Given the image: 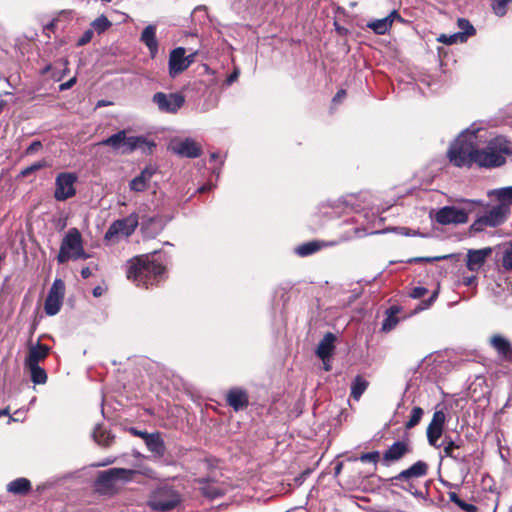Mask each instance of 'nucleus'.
I'll use <instances>...</instances> for the list:
<instances>
[{"label":"nucleus","instance_id":"37998d69","mask_svg":"<svg viewBox=\"0 0 512 512\" xmlns=\"http://www.w3.org/2000/svg\"><path fill=\"white\" fill-rule=\"evenodd\" d=\"M46 165H47V163L44 160L37 161V162L31 164L30 166L22 169L21 172H20V176L21 177H27L31 173L46 167Z\"/></svg>","mask_w":512,"mask_h":512},{"label":"nucleus","instance_id":"4468645a","mask_svg":"<svg viewBox=\"0 0 512 512\" xmlns=\"http://www.w3.org/2000/svg\"><path fill=\"white\" fill-rule=\"evenodd\" d=\"M185 48L177 47L169 54L168 70L169 75L174 78L189 67V61L185 62Z\"/></svg>","mask_w":512,"mask_h":512},{"label":"nucleus","instance_id":"c756f323","mask_svg":"<svg viewBox=\"0 0 512 512\" xmlns=\"http://www.w3.org/2000/svg\"><path fill=\"white\" fill-rule=\"evenodd\" d=\"M24 367L30 372V378L34 384L41 385L47 382V373L38 364L24 365Z\"/></svg>","mask_w":512,"mask_h":512},{"label":"nucleus","instance_id":"5fc2aeb1","mask_svg":"<svg viewBox=\"0 0 512 512\" xmlns=\"http://www.w3.org/2000/svg\"><path fill=\"white\" fill-rule=\"evenodd\" d=\"M397 233L403 235V236H414L416 235V232H411L410 229L406 227H397L394 229Z\"/></svg>","mask_w":512,"mask_h":512},{"label":"nucleus","instance_id":"4be33fe9","mask_svg":"<svg viewBox=\"0 0 512 512\" xmlns=\"http://www.w3.org/2000/svg\"><path fill=\"white\" fill-rule=\"evenodd\" d=\"M146 146H148V148L150 149L151 147H154L155 144H153V143L150 144L146 140V138H144L142 136L127 137V135L125 134L123 148H122V154H129L138 148L145 150Z\"/></svg>","mask_w":512,"mask_h":512},{"label":"nucleus","instance_id":"a18cd8bd","mask_svg":"<svg viewBox=\"0 0 512 512\" xmlns=\"http://www.w3.org/2000/svg\"><path fill=\"white\" fill-rule=\"evenodd\" d=\"M379 456H380V454L378 451H372V452H367V453L361 454L359 457V460L363 463L372 462V463L376 464L379 459Z\"/></svg>","mask_w":512,"mask_h":512},{"label":"nucleus","instance_id":"bf43d9fd","mask_svg":"<svg viewBox=\"0 0 512 512\" xmlns=\"http://www.w3.org/2000/svg\"><path fill=\"white\" fill-rule=\"evenodd\" d=\"M476 276H468L463 278V284L466 286H472L476 283Z\"/></svg>","mask_w":512,"mask_h":512},{"label":"nucleus","instance_id":"09e8293b","mask_svg":"<svg viewBox=\"0 0 512 512\" xmlns=\"http://www.w3.org/2000/svg\"><path fill=\"white\" fill-rule=\"evenodd\" d=\"M428 290L425 287L417 286L412 288V290L409 293V296L413 299H419L426 295Z\"/></svg>","mask_w":512,"mask_h":512},{"label":"nucleus","instance_id":"bb28decb","mask_svg":"<svg viewBox=\"0 0 512 512\" xmlns=\"http://www.w3.org/2000/svg\"><path fill=\"white\" fill-rule=\"evenodd\" d=\"M145 444L150 452L156 456L162 457L165 454V444L159 433H151L147 436Z\"/></svg>","mask_w":512,"mask_h":512},{"label":"nucleus","instance_id":"7ed1b4c3","mask_svg":"<svg viewBox=\"0 0 512 512\" xmlns=\"http://www.w3.org/2000/svg\"><path fill=\"white\" fill-rule=\"evenodd\" d=\"M87 258H89V255L83 248L81 233L77 228L69 229L61 242L57 261L63 264L70 259L78 260Z\"/></svg>","mask_w":512,"mask_h":512},{"label":"nucleus","instance_id":"6e6d98bb","mask_svg":"<svg viewBox=\"0 0 512 512\" xmlns=\"http://www.w3.org/2000/svg\"><path fill=\"white\" fill-rule=\"evenodd\" d=\"M438 296V292L434 291L433 294L430 296V298L423 302L422 309H426L431 306V304L436 300Z\"/></svg>","mask_w":512,"mask_h":512},{"label":"nucleus","instance_id":"9d476101","mask_svg":"<svg viewBox=\"0 0 512 512\" xmlns=\"http://www.w3.org/2000/svg\"><path fill=\"white\" fill-rule=\"evenodd\" d=\"M471 211L472 208L445 206L437 211L435 220L441 225L464 224L468 221V213Z\"/></svg>","mask_w":512,"mask_h":512},{"label":"nucleus","instance_id":"a211bd4d","mask_svg":"<svg viewBox=\"0 0 512 512\" xmlns=\"http://www.w3.org/2000/svg\"><path fill=\"white\" fill-rule=\"evenodd\" d=\"M492 253V248L487 247L479 250H468L466 266L470 271H478Z\"/></svg>","mask_w":512,"mask_h":512},{"label":"nucleus","instance_id":"603ef678","mask_svg":"<svg viewBox=\"0 0 512 512\" xmlns=\"http://www.w3.org/2000/svg\"><path fill=\"white\" fill-rule=\"evenodd\" d=\"M42 144L40 141H34L32 142L29 147L26 149V154L30 155V154H33L35 153L36 151L39 150V148H41Z\"/></svg>","mask_w":512,"mask_h":512},{"label":"nucleus","instance_id":"4c0bfd02","mask_svg":"<svg viewBox=\"0 0 512 512\" xmlns=\"http://www.w3.org/2000/svg\"><path fill=\"white\" fill-rule=\"evenodd\" d=\"M457 25L460 29L459 32L465 37L466 40L476 33L474 26L469 22V20L465 18H459Z\"/></svg>","mask_w":512,"mask_h":512},{"label":"nucleus","instance_id":"39448f33","mask_svg":"<svg viewBox=\"0 0 512 512\" xmlns=\"http://www.w3.org/2000/svg\"><path fill=\"white\" fill-rule=\"evenodd\" d=\"M138 474L137 470L125 468H110L101 471L95 481L97 490L103 493L112 492L118 483H128Z\"/></svg>","mask_w":512,"mask_h":512},{"label":"nucleus","instance_id":"2eb2a0df","mask_svg":"<svg viewBox=\"0 0 512 512\" xmlns=\"http://www.w3.org/2000/svg\"><path fill=\"white\" fill-rule=\"evenodd\" d=\"M50 353V347L42 344L39 340L36 343H28V353L24 365L38 364L44 361Z\"/></svg>","mask_w":512,"mask_h":512},{"label":"nucleus","instance_id":"8fccbe9b","mask_svg":"<svg viewBox=\"0 0 512 512\" xmlns=\"http://www.w3.org/2000/svg\"><path fill=\"white\" fill-rule=\"evenodd\" d=\"M448 257L449 256H447V255L436 256V257H415V258L410 259L408 262H410V263H412V262H422V261L434 262V261H439V260L447 259Z\"/></svg>","mask_w":512,"mask_h":512},{"label":"nucleus","instance_id":"49530a36","mask_svg":"<svg viewBox=\"0 0 512 512\" xmlns=\"http://www.w3.org/2000/svg\"><path fill=\"white\" fill-rule=\"evenodd\" d=\"M502 265L505 269L512 270V247L504 252Z\"/></svg>","mask_w":512,"mask_h":512},{"label":"nucleus","instance_id":"de8ad7c7","mask_svg":"<svg viewBox=\"0 0 512 512\" xmlns=\"http://www.w3.org/2000/svg\"><path fill=\"white\" fill-rule=\"evenodd\" d=\"M94 32L92 29L86 30L81 37L77 40V46H84L89 43L93 38Z\"/></svg>","mask_w":512,"mask_h":512},{"label":"nucleus","instance_id":"c85d7f7f","mask_svg":"<svg viewBox=\"0 0 512 512\" xmlns=\"http://www.w3.org/2000/svg\"><path fill=\"white\" fill-rule=\"evenodd\" d=\"M31 489V482L24 477L17 478L7 484V491L15 495H25Z\"/></svg>","mask_w":512,"mask_h":512},{"label":"nucleus","instance_id":"e433bc0d","mask_svg":"<svg viewBox=\"0 0 512 512\" xmlns=\"http://www.w3.org/2000/svg\"><path fill=\"white\" fill-rule=\"evenodd\" d=\"M93 437L95 441L100 445H109L111 435L109 432L104 430L101 425H97L93 431Z\"/></svg>","mask_w":512,"mask_h":512},{"label":"nucleus","instance_id":"774afa93","mask_svg":"<svg viewBox=\"0 0 512 512\" xmlns=\"http://www.w3.org/2000/svg\"><path fill=\"white\" fill-rule=\"evenodd\" d=\"M218 157H219V154L216 153V152H213V153L210 154V159L211 160H216V159H218Z\"/></svg>","mask_w":512,"mask_h":512},{"label":"nucleus","instance_id":"cd10ccee","mask_svg":"<svg viewBox=\"0 0 512 512\" xmlns=\"http://www.w3.org/2000/svg\"><path fill=\"white\" fill-rule=\"evenodd\" d=\"M491 345L495 350H497L498 354L502 357L508 359L512 357V347L510 342L500 335H494L491 338Z\"/></svg>","mask_w":512,"mask_h":512},{"label":"nucleus","instance_id":"20e7f679","mask_svg":"<svg viewBox=\"0 0 512 512\" xmlns=\"http://www.w3.org/2000/svg\"><path fill=\"white\" fill-rule=\"evenodd\" d=\"M182 501L180 493L171 486L163 485L154 489L148 498V506L158 512L175 509Z\"/></svg>","mask_w":512,"mask_h":512},{"label":"nucleus","instance_id":"4d7b16f0","mask_svg":"<svg viewBox=\"0 0 512 512\" xmlns=\"http://www.w3.org/2000/svg\"><path fill=\"white\" fill-rule=\"evenodd\" d=\"M131 432H132L134 435H136V436H138V437L143 438V439H144V441H146V440H147V436H150V435H151V434H149V433H148V432H146V431H140V430H137V429H135V428H132V429H131Z\"/></svg>","mask_w":512,"mask_h":512},{"label":"nucleus","instance_id":"f257e3e1","mask_svg":"<svg viewBox=\"0 0 512 512\" xmlns=\"http://www.w3.org/2000/svg\"><path fill=\"white\" fill-rule=\"evenodd\" d=\"M482 130L481 124L474 122L450 145L447 156L454 166L471 167L476 164L481 168H496L506 163L507 156L512 154L511 142L498 135L490 139L485 147L478 148L482 138L478 133Z\"/></svg>","mask_w":512,"mask_h":512},{"label":"nucleus","instance_id":"f704fd0d","mask_svg":"<svg viewBox=\"0 0 512 512\" xmlns=\"http://www.w3.org/2000/svg\"><path fill=\"white\" fill-rule=\"evenodd\" d=\"M512 0H491V9L497 17H504Z\"/></svg>","mask_w":512,"mask_h":512},{"label":"nucleus","instance_id":"79ce46f5","mask_svg":"<svg viewBox=\"0 0 512 512\" xmlns=\"http://www.w3.org/2000/svg\"><path fill=\"white\" fill-rule=\"evenodd\" d=\"M91 25L98 33H102L110 27L111 23L105 16L101 15Z\"/></svg>","mask_w":512,"mask_h":512},{"label":"nucleus","instance_id":"6e6552de","mask_svg":"<svg viewBox=\"0 0 512 512\" xmlns=\"http://www.w3.org/2000/svg\"><path fill=\"white\" fill-rule=\"evenodd\" d=\"M152 102L162 113L175 114L184 105L185 97L181 93L157 92L152 97Z\"/></svg>","mask_w":512,"mask_h":512},{"label":"nucleus","instance_id":"a878e982","mask_svg":"<svg viewBox=\"0 0 512 512\" xmlns=\"http://www.w3.org/2000/svg\"><path fill=\"white\" fill-rule=\"evenodd\" d=\"M489 197L495 198L499 204L510 208L512 205V186L497 188L487 192Z\"/></svg>","mask_w":512,"mask_h":512},{"label":"nucleus","instance_id":"f8f14e48","mask_svg":"<svg viewBox=\"0 0 512 512\" xmlns=\"http://www.w3.org/2000/svg\"><path fill=\"white\" fill-rule=\"evenodd\" d=\"M169 149L176 155L186 158H197L201 155V146L192 138L175 139Z\"/></svg>","mask_w":512,"mask_h":512},{"label":"nucleus","instance_id":"864d4df0","mask_svg":"<svg viewBox=\"0 0 512 512\" xmlns=\"http://www.w3.org/2000/svg\"><path fill=\"white\" fill-rule=\"evenodd\" d=\"M76 83V78L73 77L71 79H69L68 81L62 83L59 85V90L60 91H65V90H68L70 89L74 84Z\"/></svg>","mask_w":512,"mask_h":512},{"label":"nucleus","instance_id":"423d86ee","mask_svg":"<svg viewBox=\"0 0 512 512\" xmlns=\"http://www.w3.org/2000/svg\"><path fill=\"white\" fill-rule=\"evenodd\" d=\"M138 224L139 217L136 213H131L125 218L115 220L107 229L104 240L109 244L118 243L121 239L131 236Z\"/></svg>","mask_w":512,"mask_h":512},{"label":"nucleus","instance_id":"aec40b11","mask_svg":"<svg viewBox=\"0 0 512 512\" xmlns=\"http://www.w3.org/2000/svg\"><path fill=\"white\" fill-rule=\"evenodd\" d=\"M156 168L153 166L145 167L141 173L130 181V189L135 192H142L146 190L147 183L150 181L152 176L155 174Z\"/></svg>","mask_w":512,"mask_h":512},{"label":"nucleus","instance_id":"7c9ffc66","mask_svg":"<svg viewBox=\"0 0 512 512\" xmlns=\"http://www.w3.org/2000/svg\"><path fill=\"white\" fill-rule=\"evenodd\" d=\"M125 130H120L110 137L102 140L99 144L103 146H109L115 151H119L122 154L123 142H124Z\"/></svg>","mask_w":512,"mask_h":512},{"label":"nucleus","instance_id":"052dcab7","mask_svg":"<svg viewBox=\"0 0 512 512\" xmlns=\"http://www.w3.org/2000/svg\"><path fill=\"white\" fill-rule=\"evenodd\" d=\"M91 275H92V272H91V270H90V268H89V267H84V268L81 270V276H82L84 279L89 278Z\"/></svg>","mask_w":512,"mask_h":512},{"label":"nucleus","instance_id":"473e14b6","mask_svg":"<svg viewBox=\"0 0 512 512\" xmlns=\"http://www.w3.org/2000/svg\"><path fill=\"white\" fill-rule=\"evenodd\" d=\"M202 494L210 499H215L223 495V491L211 482H203L200 487Z\"/></svg>","mask_w":512,"mask_h":512},{"label":"nucleus","instance_id":"b1692460","mask_svg":"<svg viewBox=\"0 0 512 512\" xmlns=\"http://www.w3.org/2000/svg\"><path fill=\"white\" fill-rule=\"evenodd\" d=\"M335 340V335L333 333L328 332L319 342L316 349V354L321 360L325 361L332 355L334 351Z\"/></svg>","mask_w":512,"mask_h":512},{"label":"nucleus","instance_id":"72a5a7b5","mask_svg":"<svg viewBox=\"0 0 512 512\" xmlns=\"http://www.w3.org/2000/svg\"><path fill=\"white\" fill-rule=\"evenodd\" d=\"M448 497L452 503L457 505L461 510H463L465 512H478L479 511L477 506H475L473 504L466 503L455 492H449Z\"/></svg>","mask_w":512,"mask_h":512},{"label":"nucleus","instance_id":"c9c22d12","mask_svg":"<svg viewBox=\"0 0 512 512\" xmlns=\"http://www.w3.org/2000/svg\"><path fill=\"white\" fill-rule=\"evenodd\" d=\"M437 40H438V42H441V43L446 44V45H452V44H455V43H464V42L467 41L465 39V37L460 32H456V33H453V34H450V35L441 34L437 38Z\"/></svg>","mask_w":512,"mask_h":512},{"label":"nucleus","instance_id":"58836bf2","mask_svg":"<svg viewBox=\"0 0 512 512\" xmlns=\"http://www.w3.org/2000/svg\"><path fill=\"white\" fill-rule=\"evenodd\" d=\"M398 324V318L395 316L393 312V308L389 310L387 317L382 322V331L389 332L396 327Z\"/></svg>","mask_w":512,"mask_h":512},{"label":"nucleus","instance_id":"1a4fd4ad","mask_svg":"<svg viewBox=\"0 0 512 512\" xmlns=\"http://www.w3.org/2000/svg\"><path fill=\"white\" fill-rule=\"evenodd\" d=\"M77 176L71 172L59 173L55 179L54 198L57 201H65L76 194L75 183Z\"/></svg>","mask_w":512,"mask_h":512},{"label":"nucleus","instance_id":"f03ea898","mask_svg":"<svg viewBox=\"0 0 512 512\" xmlns=\"http://www.w3.org/2000/svg\"><path fill=\"white\" fill-rule=\"evenodd\" d=\"M165 271L161 262L152 259L149 255L135 257L128 263L126 271L127 278L134 281L138 286L148 287L153 285Z\"/></svg>","mask_w":512,"mask_h":512},{"label":"nucleus","instance_id":"e2e57ef3","mask_svg":"<svg viewBox=\"0 0 512 512\" xmlns=\"http://www.w3.org/2000/svg\"><path fill=\"white\" fill-rule=\"evenodd\" d=\"M103 294V289L100 286H97L93 289V295L95 297H100Z\"/></svg>","mask_w":512,"mask_h":512},{"label":"nucleus","instance_id":"ea45409f","mask_svg":"<svg viewBox=\"0 0 512 512\" xmlns=\"http://www.w3.org/2000/svg\"><path fill=\"white\" fill-rule=\"evenodd\" d=\"M422 415H423V409L418 406L414 407L411 411L409 420L405 424V427L407 429H411V428L415 427L421 420Z\"/></svg>","mask_w":512,"mask_h":512},{"label":"nucleus","instance_id":"2f4dec72","mask_svg":"<svg viewBox=\"0 0 512 512\" xmlns=\"http://www.w3.org/2000/svg\"><path fill=\"white\" fill-rule=\"evenodd\" d=\"M369 383L362 376L358 375L351 383V397L358 401L362 394L366 391Z\"/></svg>","mask_w":512,"mask_h":512},{"label":"nucleus","instance_id":"0eeeda50","mask_svg":"<svg viewBox=\"0 0 512 512\" xmlns=\"http://www.w3.org/2000/svg\"><path fill=\"white\" fill-rule=\"evenodd\" d=\"M510 213V208L504 205H495L487 210L483 215L479 216L471 228L474 231H482L485 226L497 227L505 222Z\"/></svg>","mask_w":512,"mask_h":512},{"label":"nucleus","instance_id":"0e129e2a","mask_svg":"<svg viewBox=\"0 0 512 512\" xmlns=\"http://www.w3.org/2000/svg\"><path fill=\"white\" fill-rule=\"evenodd\" d=\"M196 53H191L188 56L185 55V62L189 61V66L194 62Z\"/></svg>","mask_w":512,"mask_h":512},{"label":"nucleus","instance_id":"3c124183","mask_svg":"<svg viewBox=\"0 0 512 512\" xmlns=\"http://www.w3.org/2000/svg\"><path fill=\"white\" fill-rule=\"evenodd\" d=\"M239 75L240 70L238 68H235L234 71L226 78L225 84L227 86H230L238 79Z\"/></svg>","mask_w":512,"mask_h":512},{"label":"nucleus","instance_id":"412c9836","mask_svg":"<svg viewBox=\"0 0 512 512\" xmlns=\"http://www.w3.org/2000/svg\"><path fill=\"white\" fill-rule=\"evenodd\" d=\"M140 40L148 48L152 58L158 53V41L156 39V26L148 25L141 33Z\"/></svg>","mask_w":512,"mask_h":512},{"label":"nucleus","instance_id":"338daca9","mask_svg":"<svg viewBox=\"0 0 512 512\" xmlns=\"http://www.w3.org/2000/svg\"><path fill=\"white\" fill-rule=\"evenodd\" d=\"M5 415H9L8 408L0 410V417L5 416Z\"/></svg>","mask_w":512,"mask_h":512},{"label":"nucleus","instance_id":"f3484780","mask_svg":"<svg viewBox=\"0 0 512 512\" xmlns=\"http://www.w3.org/2000/svg\"><path fill=\"white\" fill-rule=\"evenodd\" d=\"M395 19L402 20L398 12L396 10H393L389 13V15L382 19H375L369 21L367 23V27L378 35H384L390 30Z\"/></svg>","mask_w":512,"mask_h":512},{"label":"nucleus","instance_id":"6ab92c4d","mask_svg":"<svg viewBox=\"0 0 512 512\" xmlns=\"http://www.w3.org/2000/svg\"><path fill=\"white\" fill-rule=\"evenodd\" d=\"M409 451L408 444L405 442L397 441L383 454V462L388 465L390 462L400 460Z\"/></svg>","mask_w":512,"mask_h":512},{"label":"nucleus","instance_id":"680f3d73","mask_svg":"<svg viewBox=\"0 0 512 512\" xmlns=\"http://www.w3.org/2000/svg\"><path fill=\"white\" fill-rule=\"evenodd\" d=\"M213 187H214V185H212V184H205V185L201 186L198 189V191L200 193H204V192L210 191L211 189H213Z\"/></svg>","mask_w":512,"mask_h":512},{"label":"nucleus","instance_id":"9b49d317","mask_svg":"<svg viewBox=\"0 0 512 512\" xmlns=\"http://www.w3.org/2000/svg\"><path fill=\"white\" fill-rule=\"evenodd\" d=\"M65 293V285L61 279H55L45 300V313L49 316L56 315L62 306Z\"/></svg>","mask_w":512,"mask_h":512},{"label":"nucleus","instance_id":"dca6fc26","mask_svg":"<svg viewBox=\"0 0 512 512\" xmlns=\"http://www.w3.org/2000/svg\"><path fill=\"white\" fill-rule=\"evenodd\" d=\"M226 401L235 411L242 410L249 405L248 393L243 388L234 387L227 392Z\"/></svg>","mask_w":512,"mask_h":512},{"label":"nucleus","instance_id":"a19ab883","mask_svg":"<svg viewBox=\"0 0 512 512\" xmlns=\"http://www.w3.org/2000/svg\"><path fill=\"white\" fill-rule=\"evenodd\" d=\"M443 428L429 427L427 428V439L430 445L437 447V441L441 437Z\"/></svg>","mask_w":512,"mask_h":512},{"label":"nucleus","instance_id":"13d9d810","mask_svg":"<svg viewBox=\"0 0 512 512\" xmlns=\"http://www.w3.org/2000/svg\"><path fill=\"white\" fill-rule=\"evenodd\" d=\"M345 96H346V91L341 89L333 97V102L334 103L340 102Z\"/></svg>","mask_w":512,"mask_h":512},{"label":"nucleus","instance_id":"69168bd1","mask_svg":"<svg viewBox=\"0 0 512 512\" xmlns=\"http://www.w3.org/2000/svg\"><path fill=\"white\" fill-rule=\"evenodd\" d=\"M111 463H113V460L108 459V460H106V461H104L102 463L96 464L95 466H97V467H99V466H107V465H109Z\"/></svg>","mask_w":512,"mask_h":512},{"label":"nucleus","instance_id":"5701e85b","mask_svg":"<svg viewBox=\"0 0 512 512\" xmlns=\"http://www.w3.org/2000/svg\"><path fill=\"white\" fill-rule=\"evenodd\" d=\"M337 242H324L319 240L309 241L303 244L298 245L295 248V253L301 257H306L314 254L319 251L323 247L336 245Z\"/></svg>","mask_w":512,"mask_h":512},{"label":"nucleus","instance_id":"ddd939ff","mask_svg":"<svg viewBox=\"0 0 512 512\" xmlns=\"http://www.w3.org/2000/svg\"><path fill=\"white\" fill-rule=\"evenodd\" d=\"M429 466L425 461L419 460L411 465L409 468L401 471L396 476L390 479L393 485H396L397 481L410 482L413 479L425 477L428 474Z\"/></svg>","mask_w":512,"mask_h":512},{"label":"nucleus","instance_id":"c03bdc74","mask_svg":"<svg viewBox=\"0 0 512 512\" xmlns=\"http://www.w3.org/2000/svg\"><path fill=\"white\" fill-rule=\"evenodd\" d=\"M445 419H446V416L442 410L435 411L433 414L432 420L428 426L443 428Z\"/></svg>","mask_w":512,"mask_h":512},{"label":"nucleus","instance_id":"393cba45","mask_svg":"<svg viewBox=\"0 0 512 512\" xmlns=\"http://www.w3.org/2000/svg\"><path fill=\"white\" fill-rule=\"evenodd\" d=\"M443 451L445 456L450 457L456 461H465V455L456 452V449H460L463 445V440L454 441L450 437L446 436L442 441Z\"/></svg>","mask_w":512,"mask_h":512}]
</instances>
